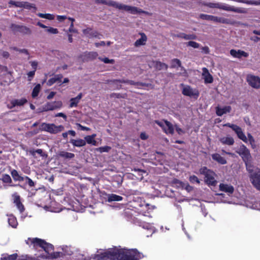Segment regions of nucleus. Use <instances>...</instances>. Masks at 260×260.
<instances>
[{
	"mask_svg": "<svg viewBox=\"0 0 260 260\" xmlns=\"http://www.w3.org/2000/svg\"><path fill=\"white\" fill-rule=\"evenodd\" d=\"M103 257L113 260H139L141 254L137 249L126 250L114 248L104 253Z\"/></svg>",
	"mask_w": 260,
	"mask_h": 260,
	"instance_id": "f257e3e1",
	"label": "nucleus"
},
{
	"mask_svg": "<svg viewBox=\"0 0 260 260\" xmlns=\"http://www.w3.org/2000/svg\"><path fill=\"white\" fill-rule=\"evenodd\" d=\"M96 4H101L113 7L119 10L128 12L132 14L144 13L145 11L137 7L118 3L113 1H107L106 0H95Z\"/></svg>",
	"mask_w": 260,
	"mask_h": 260,
	"instance_id": "f03ea898",
	"label": "nucleus"
},
{
	"mask_svg": "<svg viewBox=\"0 0 260 260\" xmlns=\"http://www.w3.org/2000/svg\"><path fill=\"white\" fill-rule=\"evenodd\" d=\"M133 207L135 208L139 214L144 216H147L150 211H152L154 207L146 203L145 201L140 197H137L134 200Z\"/></svg>",
	"mask_w": 260,
	"mask_h": 260,
	"instance_id": "7ed1b4c3",
	"label": "nucleus"
},
{
	"mask_svg": "<svg viewBox=\"0 0 260 260\" xmlns=\"http://www.w3.org/2000/svg\"><path fill=\"white\" fill-rule=\"evenodd\" d=\"M247 170L249 173L251 183L255 188L260 190V168L247 165Z\"/></svg>",
	"mask_w": 260,
	"mask_h": 260,
	"instance_id": "20e7f679",
	"label": "nucleus"
},
{
	"mask_svg": "<svg viewBox=\"0 0 260 260\" xmlns=\"http://www.w3.org/2000/svg\"><path fill=\"white\" fill-rule=\"evenodd\" d=\"M199 173L204 175L205 183L209 186H215L217 185V181L215 179L216 174L213 171L206 167H203L200 169Z\"/></svg>",
	"mask_w": 260,
	"mask_h": 260,
	"instance_id": "39448f33",
	"label": "nucleus"
},
{
	"mask_svg": "<svg viewBox=\"0 0 260 260\" xmlns=\"http://www.w3.org/2000/svg\"><path fill=\"white\" fill-rule=\"evenodd\" d=\"M10 173L14 181L22 182L25 181V184H28L29 187L35 186V182L31 178L27 176H22L16 170L12 169Z\"/></svg>",
	"mask_w": 260,
	"mask_h": 260,
	"instance_id": "423d86ee",
	"label": "nucleus"
},
{
	"mask_svg": "<svg viewBox=\"0 0 260 260\" xmlns=\"http://www.w3.org/2000/svg\"><path fill=\"white\" fill-rule=\"evenodd\" d=\"M42 131L47 132L50 134H57L63 131L64 129V126L62 125H56L53 123L49 124L43 123L41 124Z\"/></svg>",
	"mask_w": 260,
	"mask_h": 260,
	"instance_id": "0eeeda50",
	"label": "nucleus"
},
{
	"mask_svg": "<svg viewBox=\"0 0 260 260\" xmlns=\"http://www.w3.org/2000/svg\"><path fill=\"white\" fill-rule=\"evenodd\" d=\"M155 123L159 125L166 134L173 135L174 133V128L173 124L167 120L162 121L155 120Z\"/></svg>",
	"mask_w": 260,
	"mask_h": 260,
	"instance_id": "6e6552de",
	"label": "nucleus"
},
{
	"mask_svg": "<svg viewBox=\"0 0 260 260\" xmlns=\"http://www.w3.org/2000/svg\"><path fill=\"white\" fill-rule=\"evenodd\" d=\"M200 18L203 20L211 21L215 22H218L223 24L228 23L229 20L223 17H219L213 15H207L205 14H201L199 16Z\"/></svg>",
	"mask_w": 260,
	"mask_h": 260,
	"instance_id": "1a4fd4ad",
	"label": "nucleus"
},
{
	"mask_svg": "<svg viewBox=\"0 0 260 260\" xmlns=\"http://www.w3.org/2000/svg\"><path fill=\"white\" fill-rule=\"evenodd\" d=\"M224 126L231 128L236 133L238 137L240 139L245 143H247L248 139L240 126L230 123L225 124Z\"/></svg>",
	"mask_w": 260,
	"mask_h": 260,
	"instance_id": "9d476101",
	"label": "nucleus"
},
{
	"mask_svg": "<svg viewBox=\"0 0 260 260\" xmlns=\"http://www.w3.org/2000/svg\"><path fill=\"white\" fill-rule=\"evenodd\" d=\"M203 5L204 6L208 7L210 8H217L225 11H230L236 12L237 10L233 7L229 6L228 5L220 4V3H203Z\"/></svg>",
	"mask_w": 260,
	"mask_h": 260,
	"instance_id": "9b49d317",
	"label": "nucleus"
},
{
	"mask_svg": "<svg viewBox=\"0 0 260 260\" xmlns=\"http://www.w3.org/2000/svg\"><path fill=\"white\" fill-rule=\"evenodd\" d=\"M62 106L61 101H54L53 102H47L43 106L42 112L53 111L55 109H60Z\"/></svg>",
	"mask_w": 260,
	"mask_h": 260,
	"instance_id": "f8f14e48",
	"label": "nucleus"
},
{
	"mask_svg": "<svg viewBox=\"0 0 260 260\" xmlns=\"http://www.w3.org/2000/svg\"><path fill=\"white\" fill-rule=\"evenodd\" d=\"M238 153L245 162L246 166L247 167V165H249L248 162L250 160L251 156L248 149L245 145H242L240 147Z\"/></svg>",
	"mask_w": 260,
	"mask_h": 260,
	"instance_id": "ddd939ff",
	"label": "nucleus"
},
{
	"mask_svg": "<svg viewBox=\"0 0 260 260\" xmlns=\"http://www.w3.org/2000/svg\"><path fill=\"white\" fill-rule=\"evenodd\" d=\"M11 28L13 31L19 32L23 35H30L32 33L31 30L24 25L12 24Z\"/></svg>",
	"mask_w": 260,
	"mask_h": 260,
	"instance_id": "4468645a",
	"label": "nucleus"
},
{
	"mask_svg": "<svg viewBox=\"0 0 260 260\" xmlns=\"http://www.w3.org/2000/svg\"><path fill=\"white\" fill-rule=\"evenodd\" d=\"M247 82L252 87L258 89L260 87V78L252 75H249L247 77Z\"/></svg>",
	"mask_w": 260,
	"mask_h": 260,
	"instance_id": "2eb2a0df",
	"label": "nucleus"
},
{
	"mask_svg": "<svg viewBox=\"0 0 260 260\" xmlns=\"http://www.w3.org/2000/svg\"><path fill=\"white\" fill-rule=\"evenodd\" d=\"M182 92L183 95L193 97L195 99H197L200 94L197 89L193 90L189 86L185 87L183 89Z\"/></svg>",
	"mask_w": 260,
	"mask_h": 260,
	"instance_id": "dca6fc26",
	"label": "nucleus"
},
{
	"mask_svg": "<svg viewBox=\"0 0 260 260\" xmlns=\"http://www.w3.org/2000/svg\"><path fill=\"white\" fill-rule=\"evenodd\" d=\"M98 56V54L96 52L86 51L81 55L80 57L82 59V61L88 62L96 59Z\"/></svg>",
	"mask_w": 260,
	"mask_h": 260,
	"instance_id": "f3484780",
	"label": "nucleus"
},
{
	"mask_svg": "<svg viewBox=\"0 0 260 260\" xmlns=\"http://www.w3.org/2000/svg\"><path fill=\"white\" fill-rule=\"evenodd\" d=\"M82 32L84 35L87 36L89 38H95L100 39L103 36L102 34L97 31H92V29L90 27H88L84 29Z\"/></svg>",
	"mask_w": 260,
	"mask_h": 260,
	"instance_id": "a211bd4d",
	"label": "nucleus"
},
{
	"mask_svg": "<svg viewBox=\"0 0 260 260\" xmlns=\"http://www.w3.org/2000/svg\"><path fill=\"white\" fill-rule=\"evenodd\" d=\"M13 197L14 203L16 205L17 209L19 210L20 213H23L25 210V208L21 202L20 196L18 195L17 193H15L13 194Z\"/></svg>",
	"mask_w": 260,
	"mask_h": 260,
	"instance_id": "6ab92c4d",
	"label": "nucleus"
},
{
	"mask_svg": "<svg viewBox=\"0 0 260 260\" xmlns=\"http://www.w3.org/2000/svg\"><path fill=\"white\" fill-rule=\"evenodd\" d=\"M27 103V100L25 98H22L21 99H14L11 101V105H8L7 107L12 109L16 106H22Z\"/></svg>",
	"mask_w": 260,
	"mask_h": 260,
	"instance_id": "aec40b11",
	"label": "nucleus"
},
{
	"mask_svg": "<svg viewBox=\"0 0 260 260\" xmlns=\"http://www.w3.org/2000/svg\"><path fill=\"white\" fill-rule=\"evenodd\" d=\"M27 240L30 241L31 244H33V246L35 248H37L38 247L42 248L45 242V240L38 238H28Z\"/></svg>",
	"mask_w": 260,
	"mask_h": 260,
	"instance_id": "412c9836",
	"label": "nucleus"
},
{
	"mask_svg": "<svg viewBox=\"0 0 260 260\" xmlns=\"http://www.w3.org/2000/svg\"><path fill=\"white\" fill-rule=\"evenodd\" d=\"M230 54L234 57L241 58L242 57H247L249 55L248 53L241 50L231 49L230 50Z\"/></svg>",
	"mask_w": 260,
	"mask_h": 260,
	"instance_id": "4be33fe9",
	"label": "nucleus"
},
{
	"mask_svg": "<svg viewBox=\"0 0 260 260\" xmlns=\"http://www.w3.org/2000/svg\"><path fill=\"white\" fill-rule=\"evenodd\" d=\"M113 82H119L121 83H127L130 85H133L137 86H144L146 84L145 83L140 82H135L133 80H124V79H115L114 80Z\"/></svg>",
	"mask_w": 260,
	"mask_h": 260,
	"instance_id": "5701e85b",
	"label": "nucleus"
},
{
	"mask_svg": "<svg viewBox=\"0 0 260 260\" xmlns=\"http://www.w3.org/2000/svg\"><path fill=\"white\" fill-rule=\"evenodd\" d=\"M231 110L232 108L230 106H224L223 108L217 106L215 108L216 114L218 116H221L224 114L230 113Z\"/></svg>",
	"mask_w": 260,
	"mask_h": 260,
	"instance_id": "b1692460",
	"label": "nucleus"
},
{
	"mask_svg": "<svg viewBox=\"0 0 260 260\" xmlns=\"http://www.w3.org/2000/svg\"><path fill=\"white\" fill-rule=\"evenodd\" d=\"M219 190L230 194H232L234 192V188L231 185L220 183L219 185Z\"/></svg>",
	"mask_w": 260,
	"mask_h": 260,
	"instance_id": "393cba45",
	"label": "nucleus"
},
{
	"mask_svg": "<svg viewBox=\"0 0 260 260\" xmlns=\"http://www.w3.org/2000/svg\"><path fill=\"white\" fill-rule=\"evenodd\" d=\"M203 76H204L205 83H211L213 81L212 75L209 73L208 69L206 68L203 69Z\"/></svg>",
	"mask_w": 260,
	"mask_h": 260,
	"instance_id": "a878e982",
	"label": "nucleus"
},
{
	"mask_svg": "<svg viewBox=\"0 0 260 260\" xmlns=\"http://www.w3.org/2000/svg\"><path fill=\"white\" fill-rule=\"evenodd\" d=\"M175 36L177 38H182L185 40H196L197 38V36L195 34H192L187 35L183 32L177 34Z\"/></svg>",
	"mask_w": 260,
	"mask_h": 260,
	"instance_id": "bb28decb",
	"label": "nucleus"
},
{
	"mask_svg": "<svg viewBox=\"0 0 260 260\" xmlns=\"http://www.w3.org/2000/svg\"><path fill=\"white\" fill-rule=\"evenodd\" d=\"M63 78L62 74H57L48 80L47 82V84L48 86H51L56 82H61V79Z\"/></svg>",
	"mask_w": 260,
	"mask_h": 260,
	"instance_id": "cd10ccee",
	"label": "nucleus"
},
{
	"mask_svg": "<svg viewBox=\"0 0 260 260\" xmlns=\"http://www.w3.org/2000/svg\"><path fill=\"white\" fill-rule=\"evenodd\" d=\"M212 158L214 160L216 161L217 162L221 165H225L226 164L227 161L226 159L222 157L218 153H214L212 154Z\"/></svg>",
	"mask_w": 260,
	"mask_h": 260,
	"instance_id": "c85d7f7f",
	"label": "nucleus"
},
{
	"mask_svg": "<svg viewBox=\"0 0 260 260\" xmlns=\"http://www.w3.org/2000/svg\"><path fill=\"white\" fill-rule=\"evenodd\" d=\"M140 35H141V38L135 42V46L136 47L145 45L147 41V36L144 32L140 33Z\"/></svg>",
	"mask_w": 260,
	"mask_h": 260,
	"instance_id": "c756f323",
	"label": "nucleus"
},
{
	"mask_svg": "<svg viewBox=\"0 0 260 260\" xmlns=\"http://www.w3.org/2000/svg\"><path fill=\"white\" fill-rule=\"evenodd\" d=\"M74 147H81L85 146L86 141L84 140L81 139H78L77 140L71 139L70 141Z\"/></svg>",
	"mask_w": 260,
	"mask_h": 260,
	"instance_id": "7c9ffc66",
	"label": "nucleus"
},
{
	"mask_svg": "<svg viewBox=\"0 0 260 260\" xmlns=\"http://www.w3.org/2000/svg\"><path fill=\"white\" fill-rule=\"evenodd\" d=\"M82 96L83 94L82 93H80L76 97L71 98L70 100V107H76Z\"/></svg>",
	"mask_w": 260,
	"mask_h": 260,
	"instance_id": "2f4dec72",
	"label": "nucleus"
},
{
	"mask_svg": "<svg viewBox=\"0 0 260 260\" xmlns=\"http://www.w3.org/2000/svg\"><path fill=\"white\" fill-rule=\"evenodd\" d=\"M219 141L223 145H232L234 143V139L230 136L223 137L220 138Z\"/></svg>",
	"mask_w": 260,
	"mask_h": 260,
	"instance_id": "473e14b6",
	"label": "nucleus"
},
{
	"mask_svg": "<svg viewBox=\"0 0 260 260\" xmlns=\"http://www.w3.org/2000/svg\"><path fill=\"white\" fill-rule=\"evenodd\" d=\"M96 134H92L91 135H88L84 137V140L88 144H91L93 146L96 145V141L95 140Z\"/></svg>",
	"mask_w": 260,
	"mask_h": 260,
	"instance_id": "72a5a7b5",
	"label": "nucleus"
},
{
	"mask_svg": "<svg viewBox=\"0 0 260 260\" xmlns=\"http://www.w3.org/2000/svg\"><path fill=\"white\" fill-rule=\"evenodd\" d=\"M154 64V68L158 70H167L168 69V66L165 63L161 62L160 61L156 60L153 62Z\"/></svg>",
	"mask_w": 260,
	"mask_h": 260,
	"instance_id": "f704fd0d",
	"label": "nucleus"
},
{
	"mask_svg": "<svg viewBox=\"0 0 260 260\" xmlns=\"http://www.w3.org/2000/svg\"><path fill=\"white\" fill-rule=\"evenodd\" d=\"M0 260H16L18 257V254L15 253L11 255L8 254H3L2 255Z\"/></svg>",
	"mask_w": 260,
	"mask_h": 260,
	"instance_id": "c9c22d12",
	"label": "nucleus"
},
{
	"mask_svg": "<svg viewBox=\"0 0 260 260\" xmlns=\"http://www.w3.org/2000/svg\"><path fill=\"white\" fill-rule=\"evenodd\" d=\"M42 249L45 251L46 253L49 254L52 251L54 250V246L52 244L47 243L45 241Z\"/></svg>",
	"mask_w": 260,
	"mask_h": 260,
	"instance_id": "e433bc0d",
	"label": "nucleus"
},
{
	"mask_svg": "<svg viewBox=\"0 0 260 260\" xmlns=\"http://www.w3.org/2000/svg\"><path fill=\"white\" fill-rule=\"evenodd\" d=\"M123 198L115 194H110L108 196V201L109 202L113 201H120L122 200Z\"/></svg>",
	"mask_w": 260,
	"mask_h": 260,
	"instance_id": "4c0bfd02",
	"label": "nucleus"
},
{
	"mask_svg": "<svg viewBox=\"0 0 260 260\" xmlns=\"http://www.w3.org/2000/svg\"><path fill=\"white\" fill-rule=\"evenodd\" d=\"M59 156L66 159H71L75 157V154L74 153L64 151H60L59 153Z\"/></svg>",
	"mask_w": 260,
	"mask_h": 260,
	"instance_id": "58836bf2",
	"label": "nucleus"
},
{
	"mask_svg": "<svg viewBox=\"0 0 260 260\" xmlns=\"http://www.w3.org/2000/svg\"><path fill=\"white\" fill-rule=\"evenodd\" d=\"M8 223L13 228H16L18 225L17 219L13 215H11L9 217Z\"/></svg>",
	"mask_w": 260,
	"mask_h": 260,
	"instance_id": "ea45409f",
	"label": "nucleus"
},
{
	"mask_svg": "<svg viewBox=\"0 0 260 260\" xmlns=\"http://www.w3.org/2000/svg\"><path fill=\"white\" fill-rule=\"evenodd\" d=\"M236 2L250 4L253 5H259L260 0H235Z\"/></svg>",
	"mask_w": 260,
	"mask_h": 260,
	"instance_id": "a19ab883",
	"label": "nucleus"
},
{
	"mask_svg": "<svg viewBox=\"0 0 260 260\" xmlns=\"http://www.w3.org/2000/svg\"><path fill=\"white\" fill-rule=\"evenodd\" d=\"M41 90V85L40 84H37L34 88H33L32 93H31V96L33 98H36Z\"/></svg>",
	"mask_w": 260,
	"mask_h": 260,
	"instance_id": "79ce46f5",
	"label": "nucleus"
},
{
	"mask_svg": "<svg viewBox=\"0 0 260 260\" xmlns=\"http://www.w3.org/2000/svg\"><path fill=\"white\" fill-rule=\"evenodd\" d=\"M22 6V8L27 10H30L31 9H34L35 10H36V7L35 4H30L27 2H23Z\"/></svg>",
	"mask_w": 260,
	"mask_h": 260,
	"instance_id": "37998d69",
	"label": "nucleus"
},
{
	"mask_svg": "<svg viewBox=\"0 0 260 260\" xmlns=\"http://www.w3.org/2000/svg\"><path fill=\"white\" fill-rule=\"evenodd\" d=\"M38 15L41 18L47 19L48 20H53L54 18V15L51 14L39 13Z\"/></svg>",
	"mask_w": 260,
	"mask_h": 260,
	"instance_id": "c03bdc74",
	"label": "nucleus"
},
{
	"mask_svg": "<svg viewBox=\"0 0 260 260\" xmlns=\"http://www.w3.org/2000/svg\"><path fill=\"white\" fill-rule=\"evenodd\" d=\"M176 66H177L178 67H181V61L177 58L173 59L172 60V65L171 66V68H176Z\"/></svg>",
	"mask_w": 260,
	"mask_h": 260,
	"instance_id": "a18cd8bd",
	"label": "nucleus"
},
{
	"mask_svg": "<svg viewBox=\"0 0 260 260\" xmlns=\"http://www.w3.org/2000/svg\"><path fill=\"white\" fill-rule=\"evenodd\" d=\"M173 183L178 187L183 188L185 186V183L177 179H174Z\"/></svg>",
	"mask_w": 260,
	"mask_h": 260,
	"instance_id": "49530a36",
	"label": "nucleus"
},
{
	"mask_svg": "<svg viewBox=\"0 0 260 260\" xmlns=\"http://www.w3.org/2000/svg\"><path fill=\"white\" fill-rule=\"evenodd\" d=\"M189 181L191 183H197L199 184L200 183V179L194 175L190 176Z\"/></svg>",
	"mask_w": 260,
	"mask_h": 260,
	"instance_id": "de8ad7c7",
	"label": "nucleus"
},
{
	"mask_svg": "<svg viewBox=\"0 0 260 260\" xmlns=\"http://www.w3.org/2000/svg\"><path fill=\"white\" fill-rule=\"evenodd\" d=\"M248 141H249L250 144L251 146V147L253 149H254L256 148V145L255 144V140L253 136L249 133L247 134Z\"/></svg>",
	"mask_w": 260,
	"mask_h": 260,
	"instance_id": "09e8293b",
	"label": "nucleus"
},
{
	"mask_svg": "<svg viewBox=\"0 0 260 260\" xmlns=\"http://www.w3.org/2000/svg\"><path fill=\"white\" fill-rule=\"evenodd\" d=\"M2 181L4 183H10L12 182L10 176L8 174H4L2 176Z\"/></svg>",
	"mask_w": 260,
	"mask_h": 260,
	"instance_id": "8fccbe9b",
	"label": "nucleus"
},
{
	"mask_svg": "<svg viewBox=\"0 0 260 260\" xmlns=\"http://www.w3.org/2000/svg\"><path fill=\"white\" fill-rule=\"evenodd\" d=\"M186 46L191 47L193 48H199L200 45L196 42L190 41L186 43Z\"/></svg>",
	"mask_w": 260,
	"mask_h": 260,
	"instance_id": "3c124183",
	"label": "nucleus"
},
{
	"mask_svg": "<svg viewBox=\"0 0 260 260\" xmlns=\"http://www.w3.org/2000/svg\"><path fill=\"white\" fill-rule=\"evenodd\" d=\"M9 4L15 6L16 7L18 8H22V4L23 2H15L12 0H11L9 2Z\"/></svg>",
	"mask_w": 260,
	"mask_h": 260,
	"instance_id": "603ef678",
	"label": "nucleus"
},
{
	"mask_svg": "<svg viewBox=\"0 0 260 260\" xmlns=\"http://www.w3.org/2000/svg\"><path fill=\"white\" fill-rule=\"evenodd\" d=\"M99 59L103 61L105 63H112L113 64L115 62V60L113 59H109L107 57L102 58L101 57H99Z\"/></svg>",
	"mask_w": 260,
	"mask_h": 260,
	"instance_id": "864d4df0",
	"label": "nucleus"
},
{
	"mask_svg": "<svg viewBox=\"0 0 260 260\" xmlns=\"http://www.w3.org/2000/svg\"><path fill=\"white\" fill-rule=\"evenodd\" d=\"M46 31L50 34H56L58 33V30L56 28H53L52 27H48L46 28Z\"/></svg>",
	"mask_w": 260,
	"mask_h": 260,
	"instance_id": "5fc2aeb1",
	"label": "nucleus"
},
{
	"mask_svg": "<svg viewBox=\"0 0 260 260\" xmlns=\"http://www.w3.org/2000/svg\"><path fill=\"white\" fill-rule=\"evenodd\" d=\"M111 98H117V99H120V98H124V96L122 95V94L119 93H112L110 95Z\"/></svg>",
	"mask_w": 260,
	"mask_h": 260,
	"instance_id": "6e6d98bb",
	"label": "nucleus"
},
{
	"mask_svg": "<svg viewBox=\"0 0 260 260\" xmlns=\"http://www.w3.org/2000/svg\"><path fill=\"white\" fill-rule=\"evenodd\" d=\"M35 70H34V71H30L27 73L28 81H31L32 80L35 76Z\"/></svg>",
	"mask_w": 260,
	"mask_h": 260,
	"instance_id": "4d7b16f0",
	"label": "nucleus"
},
{
	"mask_svg": "<svg viewBox=\"0 0 260 260\" xmlns=\"http://www.w3.org/2000/svg\"><path fill=\"white\" fill-rule=\"evenodd\" d=\"M111 147L110 146H103V147H101L99 148V149L100 150L101 152H109L110 151V150L111 149Z\"/></svg>",
	"mask_w": 260,
	"mask_h": 260,
	"instance_id": "13d9d810",
	"label": "nucleus"
},
{
	"mask_svg": "<svg viewBox=\"0 0 260 260\" xmlns=\"http://www.w3.org/2000/svg\"><path fill=\"white\" fill-rule=\"evenodd\" d=\"M49 254L52 258H56L60 256V252H54L53 251Z\"/></svg>",
	"mask_w": 260,
	"mask_h": 260,
	"instance_id": "bf43d9fd",
	"label": "nucleus"
},
{
	"mask_svg": "<svg viewBox=\"0 0 260 260\" xmlns=\"http://www.w3.org/2000/svg\"><path fill=\"white\" fill-rule=\"evenodd\" d=\"M76 124H77V126H78V128L79 129H80L82 131H89L90 129V128L85 126H83L80 123H78Z\"/></svg>",
	"mask_w": 260,
	"mask_h": 260,
	"instance_id": "052dcab7",
	"label": "nucleus"
},
{
	"mask_svg": "<svg viewBox=\"0 0 260 260\" xmlns=\"http://www.w3.org/2000/svg\"><path fill=\"white\" fill-rule=\"evenodd\" d=\"M69 31L70 32H74V33H77L78 31H77V30L74 28V24L73 22L71 23L70 26V27H69Z\"/></svg>",
	"mask_w": 260,
	"mask_h": 260,
	"instance_id": "680f3d73",
	"label": "nucleus"
},
{
	"mask_svg": "<svg viewBox=\"0 0 260 260\" xmlns=\"http://www.w3.org/2000/svg\"><path fill=\"white\" fill-rule=\"evenodd\" d=\"M18 260H34V259L27 255H22L19 258Z\"/></svg>",
	"mask_w": 260,
	"mask_h": 260,
	"instance_id": "e2e57ef3",
	"label": "nucleus"
},
{
	"mask_svg": "<svg viewBox=\"0 0 260 260\" xmlns=\"http://www.w3.org/2000/svg\"><path fill=\"white\" fill-rule=\"evenodd\" d=\"M140 138L143 140H147L148 138V136L144 132H142L140 134Z\"/></svg>",
	"mask_w": 260,
	"mask_h": 260,
	"instance_id": "0e129e2a",
	"label": "nucleus"
},
{
	"mask_svg": "<svg viewBox=\"0 0 260 260\" xmlns=\"http://www.w3.org/2000/svg\"><path fill=\"white\" fill-rule=\"evenodd\" d=\"M1 55L3 57L6 59L8 58L10 56V54L8 51H3Z\"/></svg>",
	"mask_w": 260,
	"mask_h": 260,
	"instance_id": "69168bd1",
	"label": "nucleus"
},
{
	"mask_svg": "<svg viewBox=\"0 0 260 260\" xmlns=\"http://www.w3.org/2000/svg\"><path fill=\"white\" fill-rule=\"evenodd\" d=\"M55 117H62L63 119H64L65 120L67 119V116L65 114L63 113H61V112H60V113H57L55 116Z\"/></svg>",
	"mask_w": 260,
	"mask_h": 260,
	"instance_id": "338daca9",
	"label": "nucleus"
},
{
	"mask_svg": "<svg viewBox=\"0 0 260 260\" xmlns=\"http://www.w3.org/2000/svg\"><path fill=\"white\" fill-rule=\"evenodd\" d=\"M201 49L205 54H208L210 52L209 48L208 46L202 47Z\"/></svg>",
	"mask_w": 260,
	"mask_h": 260,
	"instance_id": "774afa93",
	"label": "nucleus"
}]
</instances>
